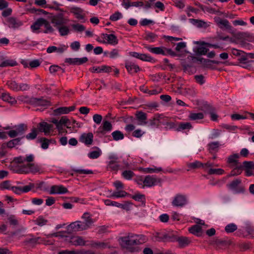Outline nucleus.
Segmentation results:
<instances>
[{
  "mask_svg": "<svg viewBox=\"0 0 254 254\" xmlns=\"http://www.w3.org/2000/svg\"><path fill=\"white\" fill-rule=\"evenodd\" d=\"M34 160V156L32 154L16 157L13 159V162L17 165L12 166L11 169L14 173L18 174H35L39 172L40 169L37 165L32 163Z\"/></svg>",
  "mask_w": 254,
  "mask_h": 254,
  "instance_id": "obj_1",
  "label": "nucleus"
},
{
  "mask_svg": "<svg viewBox=\"0 0 254 254\" xmlns=\"http://www.w3.org/2000/svg\"><path fill=\"white\" fill-rule=\"evenodd\" d=\"M146 241L147 238L144 235L133 233H128L127 235L122 237L119 239L121 246L130 252L135 251L134 246L144 243Z\"/></svg>",
  "mask_w": 254,
  "mask_h": 254,
  "instance_id": "obj_2",
  "label": "nucleus"
},
{
  "mask_svg": "<svg viewBox=\"0 0 254 254\" xmlns=\"http://www.w3.org/2000/svg\"><path fill=\"white\" fill-rule=\"evenodd\" d=\"M14 128V129L10 130L7 132L11 138H14L18 135H22L28 129V127L25 124H20L15 126Z\"/></svg>",
  "mask_w": 254,
  "mask_h": 254,
  "instance_id": "obj_3",
  "label": "nucleus"
},
{
  "mask_svg": "<svg viewBox=\"0 0 254 254\" xmlns=\"http://www.w3.org/2000/svg\"><path fill=\"white\" fill-rule=\"evenodd\" d=\"M82 221H80V223L84 230L90 229L93 225L95 221L92 219L91 215L88 212H85L81 216Z\"/></svg>",
  "mask_w": 254,
  "mask_h": 254,
  "instance_id": "obj_4",
  "label": "nucleus"
},
{
  "mask_svg": "<svg viewBox=\"0 0 254 254\" xmlns=\"http://www.w3.org/2000/svg\"><path fill=\"white\" fill-rule=\"evenodd\" d=\"M196 46L193 51L196 56L205 55L206 54V42L204 41H193Z\"/></svg>",
  "mask_w": 254,
  "mask_h": 254,
  "instance_id": "obj_5",
  "label": "nucleus"
},
{
  "mask_svg": "<svg viewBox=\"0 0 254 254\" xmlns=\"http://www.w3.org/2000/svg\"><path fill=\"white\" fill-rule=\"evenodd\" d=\"M65 240L75 246H88V242L85 241L82 237L78 236L66 237Z\"/></svg>",
  "mask_w": 254,
  "mask_h": 254,
  "instance_id": "obj_6",
  "label": "nucleus"
},
{
  "mask_svg": "<svg viewBox=\"0 0 254 254\" xmlns=\"http://www.w3.org/2000/svg\"><path fill=\"white\" fill-rule=\"evenodd\" d=\"M109 161L108 162V168L113 171H118L119 169L120 165L119 158L116 154H111L109 156Z\"/></svg>",
  "mask_w": 254,
  "mask_h": 254,
  "instance_id": "obj_7",
  "label": "nucleus"
},
{
  "mask_svg": "<svg viewBox=\"0 0 254 254\" xmlns=\"http://www.w3.org/2000/svg\"><path fill=\"white\" fill-rule=\"evenodd\" d=\"M161 180L160 178H157L154 176H146L143 180V188L144 186L147 187H151L157 185L161 183Z\"/></svg>",
  "mask_w": 254,
  "mask_h": 254,
  "instance_id": "obj_8",
  "label": "nucleus"
},
{
  "mask_svg": "<svg viewBox=\"0 0 254 254\" xmlns=\"http://www.w3.org/2000/svg\"><path fill=\"white\" fill-rule=\"evenodd\" d=\"M67 21V19L64 17L62 13H60L53 17L51 22L54 26L57 29L58 27L66 24Z\"/></svg>",
  "mask_w": 254,
  "mask_h": 254,
  "instance_id": "obj_9",
  "label": "nucleus"
},
{
  "mask_svg": "<svg viewBox=\"0 0 254 254\" xmlns=\"http://www.w3.org/2000/svg\"><path fill=\"white\" fill-rule=\"evenodd\" d=\"M51 106V103L49 99L45 98L43 97L34 98V107H41L44 109L47 108Z\"/></svg>",
  "mask_w": 254,
  "mask_h": 254,
  "instance_id": "obj_10",
  "label": "nucleus"
},
{
  "mask_svg": "<svg viewBox=\"0 0 254 254\" xmlns=\"http://www.w3.org/2000/svg\"><path fill=\"white\" fill-rule=\"evenodd\" d=\"M69 10L76 19L84 20L85 14L83 9L77 6H72L69 8Z\"/></svg>",
  "mask_w": 254,
  "mask_h": 254,
  "instance_id": "obj_11",
  "label": "nucleus"
},
{
  "mask_svg": "<svg viewBox=\"0 0 254 254\" xmlns=\"http://www.w3.org/2000/svg\"><path fill=\"white\" fill-rule=\"evenodd\" d=\"M165 119L162 115H155L148 121L146 126L151 127H158L160 124H163L162 121H165Z\"/></svg>",
  "mask_w": 254,
  "mask_h": 254,
  "instance_id": "obj_12",
  "label": "nucleus"
},
{
  "mask_svg": "<svg viewBox=\"0 0 254 254\" xmlns=\"http://www.w3.org/2000/svg\"><path fill=\"white\" fill-rule=\"evenodd\" d=\"M6 22L9 28L17 29L23 25V22L15 17H9L6 19Z\"/></svg>",
  "mask_w": 254,
  "mask_h": 254,
  "instance_id": "obj_13",
  "label": "nucleus"
},
{
  "mask_svg": "<svg viewBox=\"0 0 254 254\" xmlns=\"http://www.w3.org/2000/svg\"><path fill=\"white\" fill-rule=\"evenodd\" d=\"M172 203L175 206L183 207L187 203V197L184 195L178 194L175 196Z\"/></svg>",
  "mask_w": 254,
  "mask_h": 254,
  "instance_id": "obj_14",
  "label": "nucleus"
},
{
  "mask_svg": "<svg viewBox=\"0 0 254 254\" xmlns=\"http://www.w3.org/2000/svg\"><path fill=\"white\" fill-rule=\"evenodd\" d=\"M139 126H146L148 124L147 114L142 111H137L135 114Z\"/></svg>",
  "mask_w": 254,
  "mask_h": 254,
  "instance_id": "obj_15",
  "label": "nucleus"
},
{
  "mask_svg": "<svg viewBox=\"0 0 254 254\" xmlns=\"http://www.w3.org/2000/svg\"><path fill=\"white\" fill-rule=\"evenodd\" d=\"M88 59L87 57H83L81 58H66L64 60L65 63L69 65H81L88 61Z\"/></svg>",
  "mask_w": 254,
  "mask_h": 254,
  "instance_id": "obj_16",
  "label": "nucleus"
},
{
  "mask_svg": "<svg viewBox=\"0 0 254 254\" xmlns=\"http://www.w3.org/2000/svg\"><path fill=\"white\" fill-rule=\"evenodd\" d=\"M79 141L86 145H91L93 141V134L92 132L84 133L79 138Z\"/></svg>",
  "mask_w": 254,
  "mask_h": 254,
  "instance_id": "obj_17",
  "label": "nucleus"
},
{
  "mask_svg": "<svg viewBox=\"0 0 254 254\" xmlns=\"http://www.w3.org/2000/svg\"><path fill=\"white\" fill-rule=\"evenodd\" d=\"M214 20L216 24L220 28L222 29L223 28H225L228 30L231 29L232 26L230 25L228 20L222 19L220 18L219 17H215L214 18Z\"/></svg>",
  "mask_w": 254,
  "mask_h": 254,
  "instance_id": "obj_18",
  "label": "nucleus"
},
{
  "mask_svg": "<svg viewBox=\"0 0 254 254\" xmlns=\"http://www.w3.org/2000/svg\"><path fill=\"white\" fill-rule=\"evenodd\" d=\"M102 37L106 40V41H103V43H108L113 46L116 45L118 43L117 37L114 34H103Z\"/></svg>",
  "mask_w": 254,
  "mask_h": 254,
  "instance_id": "obj_19",
  "label": "nucleus"
},
{
  "mask_svg": "<svg viewBox=\"0 0 254 254\" xmlns=\"http://www.w3.org/2000/svg\"><path fill=\"white\" fill-rule=\"evenodd\" d=\"M68 192L67 189L62 185H54L51 187L50 194H64Z\"/></svg>",
  "mask_w": 254,
  "mask_h": 254,
  "instance_id": "obj_20",
  "label": "nucleus"
},
{
  "mask_svg": "<svg viewBox=\"0 0 254 254\" xmlns=\"http://www.w3.org/2000/svg\"><path fill=\"white\" fill-rule=\"evenodd\" d=\"M112 68L111 66L103 65L100 66H93L89 69V70L93 73H109L112 71Z\"/></svg>",
  "mask_w": 254,
  "mask_h": 254,
  "instance_id": "obj_21",
  "label": "nucleus"
},
{
  "mask_svg": "<svg viewBox=\"0 0 254 254\" xmlns=\"http://www.w3.org/2000/svg\"><path fill=\"white\" fill-rule=\"evenodd\" d=\"M68 46L65 45H61L59 47L56 46H50L47 49V52L51 54L53 52H57L59 54H62L67 49Z\"/></svg>",
  "mask_w": 254,
  "mask_h": 254,
  "instance_id": "obj_22",
  "label": "nucleus"
},
{
  "mask_svg": "<svg viewBox=\"0 0 254 254\" xmlns=\"http://www.w3.org/2000/svg\"><path fill=\"white\" fill-rule=\"evenodd\" d=\"M112 129V125L111 123L108 121H104L102 126L98 129V132L102 134H105L107 132L110 131Z\"/></svg>",
  "mask_w": 254,
  "mask_h": 254,
  "instance_id": "obj_23",
  "label": "nucleus"
},
{
  "mask_svg": "<svg viewBox=\"0 0 254 254\" xmlns=\"http://www.w3.org/2000/svg\"><path fill=\"white\" fill-rule=\"evenodd\" d=\"M125 67L128 72L130 74L136 73L140 70L138 65L131 62H126L125 64Z\"/></svg>",
  "mask_w": 254,
  "mask_h": 254,
  "instance_id": "obj_24",
  "label": "nucleus"
},
{
  "mask_svg": "<svg viewBox=\"0 0 254 254\" xmlns=\"http://www.w3.org/2000/svg\"><path fill=\"white\" fill-rule=\"evenodd\" d=\"M88 246L98 249H104L109 248V244L104 242L91 241L88 243Z\"/></svg>",
  "mask_w": 254,
  "mask_h": 254,
  "instance_id": "obj_25",
  "label": "nucleus"
},
{
  "mask_svg": "<svg viewBox=\"0 0 254 254\" xmlns=\"http://www.w3.org/2000/svg\"><path fill=\"white\" fill-rule=\"evenodd\" d=\"M67 230L74 232L81 231L84 230L81 225V224L80 223V221H76L75 222L71 223L69 225H68Z\"/></svg>",
  "mask_w": 254,
  "mask_h": 254,
  "instance_id": "obj_26",
  "label": "nucleus"
},
{
  "mask_svg": "<svg viewBox=\"0 0 254 254\" xmlns=\"http://www.w3.org/2000/svg\"><path fill=\"white\" fill-rule=\"evenodd\" d=\"M189 231L191 234L197 237H200L202 235L203 231L202 227L199 225H194L189 228Z\"/></svg>",
  "mask_w": 254,
  "mask_h": 254,
  "instance_id": "obj_27",
  "label": "nucleus"
},
{
  "mask_svg": "<svg viewBox=\"0 0 254 254\" xmlns=\"http://www.w3.org/2000/svg\"><path fill=\"white\" fill-rule=\"evenodd\" d=\"M207 114L210 116V120L213 122L218 121V116L216 109L211 105H207Z\"/></svg>",
  "mask_w": 254,
  "mask_h": 254,
  "instance_id": "obj_28",
  "label": "nucleus"
},
{
  "mask_svg": "<svg viewBox=\"0 0 254 254\" xmlns=\"http://www.w3.org/2000/svg\"><path fill=\"white\" fill-rule=\"evenodd\" d=\"M35 97L28 95H21L17 97L18 101L25 104H30L33 106Z\"/></svg>",
  "mask_w": 254,
  "mask_h": 254,
  "instance_id": "obj_29",
  "label": "nucleus"
},
{
  "mask_svg": "<svg viewBox=\"0 0 254 254\" xmlns=\"http://www.w3.org/2000/svg\"><path fill=\"white\" fill-rule=\"evenodd\" d=\"M40 131L44 132L46 135L49 134L53 128V125L49 124L46 122H42L39 124Z\"/></svg>",
  "mask_w": 254,
  "mask_h": 254,
  "instance_id": "obj_30",
  "label": "nucleus"
},
{
  "mask_svg": "<svg viewBox=\"0 0 254 254\" xmlns=\"http://www.w3.org/2000/svg\"><path fill=\"white\" fill-rule=\"evenodd\" d=\"M187 165L188 167L187 171H189L191 170L203 168L204 166L206 165V164H203L198 161H195L193 162L188 163Z\"/></svg>",
  "mask_w": 254,
  "mask_h": 254,
  "instance_id": "obj_31",
  "label": "nucleus"
},
{
  "mask_svg": "<svg viewBox=\"0 0 254 254\" xmlns=\"http://www.w3.org/2000/svg\"><path fill=\"white\" fill-rule=\"evenodd\" d=\"M220 143L218 141H214L208 144V150L210 153L215 154L218 151Z\"/></svg>",
  "mask_w": 254,
  "mask_h": 254,
  "instance_id": "obj_32",
  "label": "nucleus"
},
{
  "mask_svg": "<svg viewBox=\"0 0 254 254\" xmlns=\"http://www.w3.org/2000/svg\"><path fill=\"white\" fill-rule=\"evenodd\" d=\"M0 98L5 102H7L11 105L15 104L17 101L14 98L10 96L8 93H2L0 96Z\"/></svg>",
  "mask_w": 254,
  "mask_h": 254,
  "instance_id": "obj_33",
  "label": "nucleus"
},
{
  "mask_svg": "<svg viewBox=\"0 0 254 254\" xmlns=\"http://www.w3.org/2000/svg\"><path fill=\"white\" fill-rule=\"evenodd\" d=\"M192 128V126L189 122H182L179 123L178 127L176 128L177 131H181L184 130H190Z\"/></svg>",
  "mask_w": 254,
  "mask_h": 254,
  "instance_id": "obj_34",
  "label": "nucleus"
},
{
  "mask_svg": "<svg viewBox=\"0 0 254 254\" xmlns=\"http://www.w3.org/2000/svg\"><path fill=\"white\" fill-rule=\"evenodd\" d=\"M43 18H39L31 25V29L33 32H36L43 26Z\"/></svg>",
  "mask_w": 254,
  "mask_h": 254,
  "instance_id": "obj_35",
  "label": "nucleus"
},
{
  "mask_svg": "<svg viewBox=\"0 0 254 254\" xmlns=\"http://www.w3.org/2000/svg\"><path fill=\"white\" fill-rule=\"evenodd\" d=\"M105 55H107L109 58L114 59L119 58L121 56L120 54V51L117 49H114L109 52H105Z\"/></svg>",
  "mask_w": 254,
  "mask_h": 254,
  "instance_id": "obj_36",
  "label": "nucleus"
},
{
  "mask_svg": "<svg viewBox=\"0 0 254 254\" xmlns=\"http://www.w3.org/2000/svg\"><path fill=\"white\" fill-rule=\"evenodd\" d=\"M43 26H44L45 30L44 31V33H53L54 32V29L51 25L49 21L46 19L43 18Z\"/></svg>",
  "mask_w": 254,
  "mask_h": 254,
  "instance_id": "obj_37",
  "label": "nucleus"
},
{
  "mask_svg": "<svg viewBox=\"0 0 254 254\" xmlns=\"http://www.w3.org/2000/svg\"><path fill=\"white\" fill-rule=\"evenodd\" d=\"M176 241L178 242L180 246L182 247H185L189 245L191 242L190 240L186 237H177Z\"/></svg>",
  "mask_w": 254,
  "mask_h": 254,
  "instance_id": "obj_38",
  "label": "nucleus"
},
{
  "mask_svg": "<svg viewBox=\"0 0 254 254\" xmlns=\"http://www.w3.org/2000/svg\"><path fill=\"white\" fill-rule=\"evenodd\" d=\"M23 137L24 136L22 137H18L9 141L6 143V146L8 148H12L15 147L16 145L21 144L20 141L21 138H23Z\"/></svg>",
  "mask_w": 254,
  "mask_h": 254,
  "instance_id": "obj_39",
  "label": "nucleus"
},
{
  "mask_svg": "<svg viewBox=\"0 0 254 254\" xmlns=\"http://www.w3.org/2000/svg\"><path fill=\"white\" fill-rule=\"evenodd\" d=\"M239 157L238 154H234L229 156L227 158V163L228 164L236 166L238 163V158Z\"/></svg>",
  "mask_w": 254,
  "mask_h": 254,
  "instance_id": "obj_40",
  "label": "nucleus"
},
{
  "mask_svg": "<svg viewBox=\"0 0 254 254\" xmlns=\"http://www.w3.org/2000/svg\"><path fill=\"white\" fill-rule=\"evenodd\" d=\"M129 195L130 194L129 193H128L125 190H121L113 192L112 193L111 197L114 198H122Z\"/></svg>",
  "mask_w": 254,
  "mask_h": 254,
  "instance_id": "obj_41",
  "label": "nucleus"
},
{
  "mask_svg": "<svg viewBox=\"0 0 254 254\" xmlns=\"http://www.w3.org/2000/svg\"><path fill=\"white\" fill-rule=\"evenodd\" d=\"M17 62L13 60H6L0 64V67H4L8 66H14L17 65Z\"/></svg>",
  "mask_w": 254,
  "mask_h": 254,
  "instance_id": "obj_42",
  "label": "nucleus"
},
{
  "mask_svg": "<svg viewBox=\"0 0 254 254\" xmlns=\"http://www.w3.org/2000/svg\"><path fill=\"white\" fill-rule=\"evenodd\" d=\"M145 48H146L149 52L155 54H161L163 55V47H154L152 48L149 46H145Z\"/></svg>",
  "mask_w": 254,
  "mask_h": 254,
  "instance_id": "obj_43",
  "label": "nucleus"
},
{
  "mask_svg": "<svg viewBox=\"0 0 254 254\" xmlns=\"http://www.w3.org/2000/svg\"><path fill=\"white\" fill-rule=\"evenodd\" d=\"M57 29H58L59 33L62 36L67 35L70 31L69 28L64 25L59 27H58Z\"/></svg>",
  "mask_w": 254,
  "mask_h": 254,
  "instance_id": "obj_44",
  "label": "nucleus"
},
{
  "mask_svg": "<svg viewBox=\"0 0 254 254\" xmlns=\"http://www.w3.org/2000/svg\"><path fill=\"white\" fill-rule=\"evenodd\" d=\"M96 150L91 151L88 154V156L91 159H97L98 158L102 153L101 150L98 148H96Z\"/></svg>",
  "mask_w": 254,
  "mask_h": 254,
  "instance_id": "obj_45",
  "label": "nucleus"
},
{
  "mask_svg": "<svg viewBox=\"0 0 254 254\" xmlns=\"http://www.w3.org/2000/svg\"><path fill=\"white\" fill-rule=\"evenodd\" d=\"M190 120L196 121L200 120L204 118V115L202 113H191L189 116Z\"/></svg>",
  "mask_w": 254,
  "mask_h": 254,
  "instance_id": "obj_46",
  "label": "nucleus"
},
{
  "mask_svg": "<svg viewBox=\"0 0 254 254\" xmlns=\"http://www.w3.org/2000/svg\"><path fill=\"white\" fill-rule=\"evenodd\" d=\"M54 113L56 116L61 115L62 114H66L68 113V110L66 107H60L54 110Z\"/></svg>",
  "mask_w": 254,
  "mask_h": 254,
  "instance_id": "obj_47",
  "label": "nucleus"
},
{
  "mask_svg": "<svg viewBox=\"0 0 254 254\" xmlns=\"http://www.w3.org/2000/svg\"><path fill=\"white\" fill-rule=\"evenodd\" d=\"M113 139L115 141L122 140L124 138V134L119 130H116L112 133Z\"/></svg>",
  "mask_w": 254,
  "mask_h": 254,
  "instance_id": "obj_48",
  "label": "nucleus"
},
{
  "mask_svg": "<svg viewBox=\"0 0 254 254\" xmlns=\"http://www.w3.org/2000/svg\"><path fill=\"white\" fill-rule=\"evenodd\" d=\"M152 239L154 241L164 242V233L156 232L154 233Z\"/></svg>",
  "mask_w": 254,
  "mask_h": 254,
  "instance_id": "obj_49",
  "label": "nucleus"
},
{
  "mask_svg": "<svg viewBox=\"0 0 254 254\" xmlns=\"http://www.w3.org/2000/svg\"><path fill=\"white\" fill-rule=\"evenodd\" d=\"M8 87L11 89V90L14 91H18V86L19 84L17 83L14 80H9L7 81L6 83Z\"/></svg>",
  "mask_w": 254,
  "mask_h": 254,
  "instance_id": "obj_50",
  "label": "nucleus"
},
{
  "mask_svg": "<svg viewBox=\"0 0 254 254\" xmlns=\"http://www.w3.org/2000/svg\"><path fill=\"white\" fill-rule=\"evenodd\" d=\"M190 22L196 27L198 28H201L204 27L206 22L201 20H198L195 19H190Z\"/></svg>",
  "mask_w": 254,
  "mask_h": 254,
  "instance_id": "obj_51",
  "label": "nucleus"
},
{
  "mask_svg": "<svg viewBox=\"0 0 254 254\" xmlns=\"http://www.w3.org/2000/svg\"><path fill=\"white\" fill-rule=\"evenodd\" d=\"M122 175L124 179L130 180L135 176V174L130 170H125L122 172Z\"/></svg>",
  "mask_w": 254,
  "mask_h": 254,
  "instance_id": "obj_52",
  "label": "nucleus"
},
{
  "mask_svg": "<svg viewBox=\"0 0 254 254\" xmlns=\"http://www.w3.org/2000/svg\"><path fill=\"white\" fill-rule=\"evenodd\" d=\"M207 173L209 175H222L224 173V170L222 169H213L208 170Z\"/></svg>",
  "mask_w": 254,
  "mask_h": 254,
  "instance_id": "obj_53",
  "label": "nucleus"
},
{
  "mask_svg": "<svg viewBox=\"0 0 254 254\" xmlns=\"http://www.w3.org/2000/svg\"><path fill=\"white\" fill-rule=\"evenodd\" d=\"M71 27L74 31L78 32H82L85 29L84 25L79 23L72 24Z\"/></svg>",
  "mask_w": 254,
  "mask_h": 254,
  "instance_id": "obj_54",
  "label": "nucleus"
},
{
  "mask_svg": "<svg viewBox=\"0 0 254 254\" xmlns=\"http://www.w3.org/2000/svg\"><path fill=\"white\" fill-rule=\"evenodd\" d=\"M162 170V168H156V167H148L144 169V172L146 173H157Z\"/></svg>",
  "mask_w": 254,
  "mask_h": 254,
  "instance_id": "obj_55",
  "label": "nucleus"
},
{
  "mask_svg": "<svg viewBox=\"0 0 254 254\" xmlns=\"http://www.w3.org/2000/svg\"><path fill=\"white\" fill-rule=\"evenodd\" d=\"M237 229V226L234 223H230L226 226L225 228V231L228 233H232Z\"/></svg>",
  "mask_w": 254,
  "mask_h": 254,
  "instance_id": "obj_56",
  "label": "nucleus"
},
{
  "mask_svg": "<svg viewBox=\"0 0 254 254\" xmlns=\"http://www.w3.org/2000/svg\"><path fill=\"white\" fill-rule=\"evenodd\" d=\"M177 237L173 234L164 233V242L176 241Z\"/></svg>",
  "mask_w": 254,
  "mask_h": 254,
  "instance_id": "obj_57",
  "label": "nucleus"
},
{
  "mask_svg": "<svg viewBox=\"0 0 254 254\" xmlns=\"http://www.w3.org/2000/svg\"><path fill=\"white\" fill-rule=\"evenodd\" d=\"M37 136V131L35 128L32 129L31 132L28 133L25 137L28 140H33L36 138Z\"/></svg>",
  "mask_w": 254,
  "mask_h": 254,
  "instance_id": "obj_58",
  "label": "nucleus"
},
{
  "mask_svg": "<svg viewBox=\"0 0 254 254\" xmlns=\"http://www.w3.org/2000/svg\"><path fill=\"white\" fill-rule=\"evenodd\" d=\"M72 170L77 174L81 175V174H93V171L90 170H85V169H72Z\"/></svg>",
  "mask_w": 254,
  "mask_h": 254,
  "instance_id": "obj_59",
  "label": "nucleus"
},
{
  "mask_svg": "<svg viewBox=\"0 0 254 254\" xmlns=\"http://www.w3.org/2000/svg\"><path fill=\"white\" fill-rule=\"evenodd\" d=\"M122 17L123 15L121 12L119 11H116L110 16V20L112 21H116L122 18Z\"/></svg>",
  "mask_w": 254,
  "mask_h": 254,
  "instance_id": "obj_60",
  "label": "nucleus"
},
{
  "mask_svg": "<svg viewBox=\"0 0 254 254\" xmlns=\"http://www.w3.org/2000/svg\"><path fill=\"white\" fill-rule=\"evenodd\" d=\"M131 197L137 201L144 202L145 200V195L140 193H136L135 194L132 195Z\"/></svg>",
  "mask_w": 254,
  "mask_h": 254,
  "instance_id": "obj_61",
  "label": "nucleus"
},
{
  "mask_svg": "<svg viewBox=\"0 0 254 254\" xmlns=\"http://www.w3.org/2000/svg\"><path fill=\"white\" fill-rule=\"evenodd\" d=\"M220 63L219 62L214 60H207V69H214L216 68V65Z\"/></svg>",
  "mask_w": 254,
  "mask_h": 254,
  "instance_id": "obj_62",
  "label": "nucleus"
},
{
  "mask_svg": "<svg viewBox=\"0 0 254 254\" xmlns=\"http://www.w3.org/2000/svg\"><path fill=\"white\" fill-rule=\"evenodd\" d=\"M39 141L41 143L42 148L43 149H47L48 148L49 145L48 139L45 137H42L39 140Z\"/></svg>",
  "mask_w": 254,
  "mask_h": 254,
  "instance_id": "obj_63",
  "label": "nucleus"
},
{
  "mask_svg": "<svg viewBox=\"0 0 254 254\" xmlns=\"http://www.w3.org/2000/svg\"><path fill=\"white\" fill-rule=\"evenodd\" d=\"M139 59L143 61H146V62H154V60L153 59V58H152L149 55L145 54H140Z\"/></svg>",
  "mask_w": 254,
  "mask_h": 254,
  "instance_id": "obj_64",
  "label": "nucleus"
}]
</instances>
